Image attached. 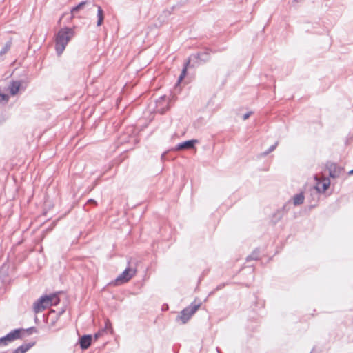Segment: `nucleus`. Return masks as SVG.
<instances>
[{"label": "nucleus", "instance_id": "1", "mask_svg": "<svg viewBox=\"0 0 353 353\" xmlns=\"http://www.w3.org/2000/svg\"><path fill=\"white\" fill-rule=\"evenodd\" d=\"M74 36L73 28L65 27L61 28L56 35V51L58 55H61L64 51L66 46Z\"/></svg>", "mask_w": 353, "mask_h": 353}, {"label": "nucleus", "instance_id": "2", "mask_svg": "<svg viewBox=\"0 0 353 353\" xmlns=\"http://www.w3.org/2000/svg\"><path fill=\"white\" fill-rule=\"evenodd\" d=\"M59 303V299L55 294L43 296L34 303L33 310L36 314H37L41 312L51 305H57Z\"/></svg>", "mask_w": 353, "mask_h": 353}, {"label": "nucleus", "instance_id": "3", "mask_svg": "<svg viewBox=\"0 0 353 353\" xmlns=\"http://www.w3.org/2000/svg\"><path fill=\"white\" fill-rule=\"evenodd\" d=\"M21 330H14L0 338V347H4L21 337Z\"/></svg>", "mask_w": 353, "mask_h": 353}, {"label": "nucleus", "instance_id": "4", "mask_svg": "<svg viewBox=\"0 0 353 353\" xmlns=\"http://www.w3.org/2000/svg\"><path fill=\"white\" fill-rule=\"evenodd\" d=\"M200 305H190L181 312V314L178 316V319H180L183 323H185L197 311Z\"/></svg>", "mask_w": 353, "mask_h": 353}, {"label": "nucleus", "instance_id": "5", "mask_svg": "<svg viewBox=\"0 0 353 353\" xmlns=\"http://www.w3.org/2000/svg\"><path fill=\"white\" fill-rule=\"evenodd\" d=\"M135 272L136 271L134 269L127 268L115 280L116 284L120 285L128 282L135 274Z\"/></svg>", "mask_w": 353, "mask_h": 353}, {"label": "nucleus", "instance_id": "6", "mask_svg": "<svg viewBox=\"0 0 353 353\" xmlns=\"http://www.w3.org/2000/svg\"><path fill=\"white\" fill-rule=\"evenodd\" d=\"M314 179L316 181L315 188L319 192H324L328 189L330 185V181L329 179L323 178L321 179L317 176H315Z\"/></svg>", "mask_w": 353, "mask_h": 353}, {"label": "nucleus", "instance_id": "7", "mask_svg": "<svg viewBox=\"0 0 353 353\" xmlns=\"http://www.w3.org/2000/svg\"><path fill=\"white\" fill-rule=\"evenodd\" d=\"M199 143L197 139H192L189 141H186L185 142L179 143L176 148V150H185V149H192L194 148L195 145Z\"/></svg>", "mask_w": 353, "mask_h": 353}, {"label": "nucleus", "instance_id": "8", "mask_svg": "<svg viewBox=\"0 0 353 353\" xmlns=\"http://www.w3.org/2000/svg\"><path fill=\"white\" fill-rule=\"evenodd\" d=\"M22 85V83L20 81H14L11 82L8 86V90L12 96H15L19 92Z\"/></svg>", "mask_w": 353, "mask_h": 353}, {"label": "nucleus", "instance_id": "9", "mask_svg": "<svg viewBox=\"0 0 353 353\" xmlns=\"http://www.w3.org/2000/svg\"><path fill=\"white\" fill-rule=\"evenodd\" d=\"M92 336L91 335H84L79 339L81 348L83 350L88 349L92 343Z\"/></svg>", "mask_w": 353, "mask_h": 353}, {"label": "nucleus", "instance_id": "10", "mask_svg": "<svg viewBox=\"0 0 353 353\" xmlns=\"http://www.w3.org/2000/svg\"><path fill=\"white\" fill-rule=\"evenodd\" d=\"M304 199L305 197L303 193L297 194L292 197L293 204L294 205H299L303 203Z\"/></svg>", "mask_w": 353, "mask_h": 353}, {"label": "nucleus", "instance_id": "11", "mask_svg": "<svg viewBox=\"0 0 353 353\" xmlns=\"http://www.w3.org/2000/svg\"><path fill=\"white\" fill-rule=\"evenodd\" d=\"M97 18L98 21L97 23V26H100L103 23L104 19L103 11L100 6H97Z\"/></svg>", "mask_w": 353, "mask_h": 353}, {"label": "nucleus", "instance_id": "12", "mask_svg": "<svg viewBox=\"0 0 353 353\" xmlns=\"http://www.w3.org/2000/svg\"><path fill=\"white\" fill-rule=\"evenodd\" d=\"M88 3V1H82L80 3H79L77 6L72 8L71 9V14H72V18L74 17V14L75 12H77V11H79V10L81 9H83L84 8V6Z\"/></svg>", "mask_w": 353, "mask_h": 353}, {"label": "nucleus", "instance_id": "13", "mask_svg": "<svg viewBox=\"0 0 353 353\" xmlns=\"http://www.w3.org/2000/svg\"><path fill=\"white\" fill-rule=\"evenodd\" d=\"M199 59L201 61H206L209 59V55L208 53H205V52L200 53V54H199Z\"/></svg>", "mask_w": 353, "mask_h": 353}, {"label": "nucleus", "instance_id": "14", "mask_svg": "<svg viewBox=\"0 0 353 353\" xmlns=\"http://www.w3.org/2000/svg\"><path fill=\"white\" fill-rule=\"evenodd\" d=\"M9 99V95L8 94L0 93V103L7 102Z\"/></svg>", "mask_w": 353, "mask_h": 353}, {"label": "nucleus", "instance_id": "15", "mask_svg": "<svg viewBox=\"0 0 353 353\" xmlns=\"http://www.w3.org/2000/svg\"><path fill=\"white\" fill-rule=\"evenodd\" d=\"M10 43L7 42L5 45V46L3 48V49L0 51V54H3L6 53L8 52V50L10 49Z\"/></svg>", "mask_w": 353, "mask_h": 353}, {"label": "nucleus", "instance_id": "16", "mask_svg": "<svg viewBox=\"0 0 353 353\" xmlns=\"http://www.w3.org/2000/svg\"><path fill=\"white\" fill-rule=\"evenodd\" d=\"M185 75H186V68H185L182 70L181 74L180 77H179L178 83H179L183 80V79L185 77Z\"/></svg>", "mask_w": 353, "mask_h": 353}, {"label": "nucleus", "instance_id": "17", "mask_svg": "<svg viewBox=\"0 0 353 353\" xmlns=\"http://www.w3.org/2000/svg\"><path fill=\"white\" fill-rule=\"evenodd\" d=\"M251 114H252V112H248V113L245 114L243 116V120H246V119H248L250 117V116Z\"/></svg>", "mask_w": 353, "mask_h": 353}, {"label": "nucleus", "instance_id": "18", "mask_svg": "<svg viewBox=\"0 0 353 353\" xmlns=\"http://www.w3.org/2000/svg\"><path fill=\"white\" fill-rule=\"evenodd\" d=\"M101 333L100 332L95 334L94 336V340H97L101 336Z\"/></svg>", "mask_w": 353, "mask_h": 353}, {"label": "nucleus", "instance_id": "19", "mask_svg": "<svg viewBox=\"0 0 353 353\" xmlns=\"http://www.w3.org/2000/svg\"><path fill=\"white\" fill-rule=\"evenodd\" d=\"M157 111H158V112H161V113H163V112H165V110H164L163 108H160L159 107V105H157Z\"/></svg>", "mask_w": 353, "mask_h": 353}, {"label": "nucleus", "instance_id": "20", "mask_svg": "<svg viewBox=\"0 0 353 353\" xmlns=\"http://www.w3.org/2000/svg\"><path fill=\"white\" fill-rule=\"evenodd\" d=\"M275 147H276V145H272V146L270 148V150H269L268 152H270L273 151V150H274Z\"/></svg>", "mask_w": 353, "mask_h": 353}, {"label": "nucleus", "instance_id": "21", "mask_svg": "<svg viewBox=\"0 0 353 353\" xmlns=\"http://www.w3.org/2000/svg\"><path fill=\"white\" fill-rule=\"evenodd\" d=\"M110 322L108 321L106 322V324H105V328H108V327H110Z\"/></svg>", "mask_w": 353, "mask_h": 353}, {"label": "nucleus", "instance_id": "22", "mask_svg": "<svg viewBox=\"0 0 353 353\" xmlns=\"http://www.w3.org/2000/svg\"><path fill=\"white\" fill-rule=\"evenodd\" d=\"M88 203H95V201L92 199L88 201Z\"/></svg>", "mask_w": 353, "mask_h": 353}, {"label": "nucleus", "instance_id": "23", "mask_svg": "<svg viewBox=\"0 0 353 353\" xmlns=\"http://www.w3.org/2000/svg\"><path fill=\"white\" fill-rule=\"evenodd\" d=\"M165 97H162L160 99V100H161V101H165Z\"/></svg>", "mask_w": 353, "mask_h": 353}, {"label": "nucleus", "instance_id": "24", "mask_svg": "<svg viewBox=\"0 0 353 353\" xmlns=\"http://www.w3.org/2000/svg\"><path fill=\"white\" fill-rule=\"evenodd\" d=\"M350 174H353V169L352 170L350 171Z\"/></svg>", "mask_w": 353, "mask_h": 353}]
</instances>
